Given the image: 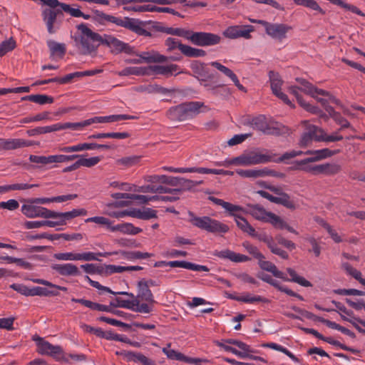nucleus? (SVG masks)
Masks as SVG:
<instances>
[{"mask_svg": "<svg viewBox=\"0 0 365 365\" xmlns=\"http://www.w3.org/2000/svg\"><path fill=\"white\" fill-rule=\"evenodd\" d=\"M108 338H109V340H114V341H121V342H123V343L128 344L130 346H134V347L138 348V347L140 346V344L139 342L131 341L127 336H123V335H120V334H115V333H114L113 331H111L110 336L109 335Z\"/></svg>", "mask_w": 365, "mask_h": 365, "instance_id": "3c124183", "label": "nucleus"}, {"mask_svg": "<svg viewBox=\"0 0 365 365\" xmlns=\"http://www.w3.org/2000/svg\"><path fill=\"white\" fill-rule=\"evenodd\" d=\"M148 74H157L164 76L177 75L182 73L180 71V67L176 64L163 65H153L146 67Z\"/></svg>", "mask_w": 365, "mask_h": 365, "instance_id": "aec40b11", "label": "nucleus"}, {"mask_svg": "<svg viewBox=\"0 0 365 365\" xmlns=\"http://www.w3.org/2000/svg\"><path fill=\"white\" fill-rule=\"evenodd\" d=\"M54 258L62 261H78V253L75 252H61L56 253Z\"/></svg>", "mask_w": 365, "mask_h": 365, "instance_id": "0e129e2a", "label": "nucleus"}, {"mask_svg": "<svg viewBox=\"0 0 365 365\" xmlns=\"http://www.w3.org/2000/svg\"><path fill=\"white\" fill-rule=\"evenodd\" d=\"M59 293L57 291L52 290L51 288L42 287H31V296H58Z\"/></svg>", "mask_w": 365, "mask_h": 365, "instance_id": "37998d69", "label": "nucleus"}, {"mask_svg": "<svg viewBox=\"0 0 365 365\" xmlns=\"http://www.w3.org/2000/svg\"><path fill=\"white\" fill-rule=\"evenodd\" d=\"M190 222L192 225L214 234H225L229 231L228 225L208 216L197 217L189 212Z\"/></svg>", "mask_w": 365, "mask_h": 365, "instance_id": "7ed1b4c3", "label": "nucleus"}, {"mask_svg": "<svg viewBox=\"0 0 365 365\" xmlns=\"http://www.w3.org/2000/svg\"><path fill=\"white\" fill-rule=\"evenodd\" d=\"M232 299L240 302L248 303V304H254L256 302H264L266 303L268 300L259 295H252L250 293L244 294L242 296H239L237 297H232Z\"/></svg>", "mask_w": 365, "mask_h": 365, "instance_id": "c9c22d12", "label": "nucleus"}, {"mask_svg": "<svg viewBox=\"0 0 365 365\" xmlns=\"http://www.w3.org/2000/svg\"><path fill=\"white\" fill-rule=\"evenodd\" d=\"M29 160L36 164L48 165L53 163V155L44 156L31 155L29 156Z\"/></svg>", "mask_w": 365, "mask_h": 365, "instance_id": "603ef678", "label": "nucleus"}, {"mask_svg": "<svg viewBox=\"0 0 365 365\" xmlns=\"http://www.w3.org/2000/svg\"><path fill=\"white\" fill-rule=\"evenodd\" d=\"M258 23L264 27L268 36L280 41L287 38V34L292 29L291 26L284 24L269 23L266 21H259Z\"/></svg>", "mask_w": 365, "mask_h": 365, "instance_id": "6e6552de", "label": "nucleus"}, {"mask_svg": "<svg viewBox=\"0 0 365 365\" xmlns=\"http://www.w3.org/2000/svg\"><path fill=\"white\" fill-rule=\"evenodd\" d=\"M101 44L108 46L111 52L115 54L125 53H134V48L110 34L101 35Z\"/></svg>", "mask_w": 365, "mask_h": 365, "instance_id": "0eeeda50", "label": "nucleus"}, {"mask_svg": "<svg viewBox=\"0 0 365 365\" xmlns=\"http://www.w3.org/2000/svg\"><path fill=\"white\" fill-rule=\"evenodd\" d=\"M269 78L273 94L281 99L284 103L292 106V102L289 101L287 96L281 91L283 81L281 79L279 73L274 71H269Z\"/></svg>", "mask_w": 365, "mask_h": 365, "instance_id": "dca6fc26", "label": "nucleus"}, {"mask_svg": "<svg viewBox=\"0 0 365 365\" xmlns=\"http://www.w3.org/2000/svg\"><path fill=\"white\" fill-rule=\"evenodd\" d=\"M31 102L39 105L51 104L53 103V98L44 94L33 95Z\"/></svg>", "mask_w": 365, "mask_h": 365, "instance_id": "052dcab7", "label": "nucleus"}, {"mask_svg": "<svg viewBox=\"0 0 365 365\" xmlns=\"http://www.w3.org/2000/svg\"><path fill=\"white\" fill-rule=\"evenodd\" d=\"M289 92L293 94L298 103L300 104L301 106H302L305 110H307V111L310 112V113H319L320 112V110L318 107L317 106H312L308 103H306L302 97L301 96H299V94L297 93V87L295 86H290L289 88Z\"/></svg>", "mask_w": 365, "mask_h": 365, "instance_id": "f704fd0d", "label": "nucleus"}, {"mask_svg": "<svg viewBox=\"0 0 365 365\" xmlns=\"http://www.w3.org/2000/svg\"><path fill=\"white\" fill-rule=\"evenodd\" d=\"M36 145L32 140L21 138L4 139L3 150H15Z\"/></svg>", "mask_w": 365, "mask_h": 365, "instance_id": "cd10ccee", "label": "nucleus"}, {"mask_svg": "<svg viewBox=\"0 0 365 365\" xmlns=\"http://www.w3.org/2000/svg\"><path fill=\"white\" fill-rule=\"evenodd\" d=\"M77 28L79 33L73 36L75 46L83 54L95 51L101 43V35L93 32L85 24H79Z\"/></svg>", "mask_w": 365, "mask_h": 365, "instance_id": "f03ea898", "label": "nucleus"}, {"mask_svg": "<svg viewBox=\"0 0 365 365\" xmlns=\"http://www.w3.org/2000/svg\"><path fill=\"white\" fill-rule=\"evenodd\" d=\"M320 133V135L318 136L320 138V142H336L343 140V136L339 135L337 132L331 135H328L322 129Z\"/></svg>", "mask_w": 365, "mask_h": 365, "instance_id": "4d7b16f0", "label": "nucleus"}, {"mask_svg": "<svg viewBox=\"0 0 365 365\" xmlns=\"http://www.w3.org/2000/svg\"><path fill=\"white\" fill-rule=\"evenodd\" d=\"M129 136V134L125 132L123 133H96L91 135L88 137V139L93 138H116V139H125Z\"/></svg>", "mask_w": 365, "mask_h": 365, "instance_id": "a18cd8bd", "label": "nucleus"}, {"mask_svg": "<svg viewBox=\"0 0 365 365\" xmlns=\"http://www.w3.org/2000/svg\"><path fill=\"white\" fill-rule=\"evenodd\" d=\"M115 302H110V306L126 308L131 310L134 309L135 305L138 304V300L135 299L133 300H126L117 297L115 298Z\"/></svg>", "mask_w": 365, "mask_h": 365, "instance_id": "de8ad7c7", "label": "nucleus"}, {"mask_svg": "<svg viewBox=\"0 0 365 365\" xmlns=\"http://www.w3.org/2000/svg\"><path fill=\"white\" fill-rule=\"evenodd\" d=\"M16 47V41L12 38L6 40L0 43V57L4 56Z\"/></svg>", "mask_w": 365, "mask_h": 365, "instance_id": "5fc2aeb1", "label": "nucleus"}, {"mask_svg": "<svg viewBox=\"0 0 365 365\" xmlns=\"http://www.w3.org/2000/svg\"><path fill=\"white\" fill-rule=\"evenodd\" d=\"M148 73L146 68L142 67H127L118 72V75L121 76H127L130 75H145Z\"/></svg>", "mask_w": 365, "mask_h": 365, "instance_id": "49530a36", "label": "nucleus"}, {"mask_svg": "<svg viewBox=\"0 0 365 365\" xmlns=\"http://www.w3.org/2000/svg\"><path fill=\"white\" fill-rule=\"evenodd\" d=\"M251 237L257 239L260 242H264L267 247H269L274 241L273 237L268 235L266 232H257L255 230L254 231V235H252Z\"/></svg>", "mask_w": 365, "mask_h": 365, "instance_id": "338daca9", "label": "nucleus"}, {"mask_svg": "<svg viewBox=\"0 0 365 365\" xmlns=\"http://www.w3.org/2000/svg\"><path fill=\"white\" fill-rule=\"evenodd\" d=\"M340 151L341 150L339 149L332 150L329 148H323L320 150H309L304 153L302 152L301 155L305 154L312 155L311 157H309V158L314 163L334 155L340 153Z\"/></svg>", "mask_w": 365, "mask_h": 365, "instance_id": "5701e85b", "label": "nucleus"}, {"mask_svg": "<svg viewBox=\"0 0 365 365\" xmlns=\"http://www.w3.org/2000/svg\"><path fill=\"white\" fill-rule=\"evenodd\" d=\"M203 106L200 102L192 101L181 103L172 107L168 110V116L173 120L182 121L195 117L200 112V108Z\"/></svg>", "mask_w": 365, "mask_h": 365, "instance_id": "20e7f679", "label": "nucleus"}, {"mask_svg": "<svg viewBox=\"0 0 365 365\" xmlns=\"http://www.w3.org/2000/svg\"><path fill=\"white\" fill-rule=\"evenodd\" d=\"M326 111L329 113L330 117H331L336 123L341 125V128H347L350 127V123L349 121L344 118L339 113L334 110L332 107H326Z\"/></svg>", "mask_w": 365, "mask_h": 365, "instance_id": "4c0bfd02", "label": "nucleus"}, {"mask_svg": "<svg viewBox=\"0 0 365 365\" xmlns=\"http://www.w3.org/2000/svg\"><path fill=\"white\" fill-rule=\"evenodd\" d=\"M313 163L309 158L301 160H297L294 167V170H302L313 175H319V165H312Z\"/></svg>", "mask_w": 365, "mask_h": 365, "instance_id": "7c9ffc66", "label": "nucleus"}, {"mask_svg": "<svg viewBox=\"0 0 365 365\" xmlns=\"http://www.w3.org/2000/svg\"><path fill=\"white\" fill-rule=\"evenodd\" d=\"M191 42L198 46H212L220 43L221 37L215 34L208 32H194Z\"/></svg>", "mask_w": 365, "mask_h": 365, "instance_id": "1a4fd4ad", "label": "nucleus"}, {"mask_svg": "<svg viewBox=\"0 0 365 365\" xmlns=\"http://www.w3.org/2000/svg\"><path fill=\"white\" fill-rule=\"evenodd\" d=\"M180 51L185 56L192 58L203 57L207 54L206 51L202 49L193 48L187 45L182 46Z\"/></svg>", "mask_w": 365, "mask_h": 365, "instance_id": "58836bf2", "label": "nucleus"}, {"mask_svg": "<svg viewBox=\"0 0 365 365\" xmlns=\"http://www.w3.org/2000/svg\"><path fill=\"white\" fill-rule=\"evenodd\" d=\"M51 218L60 219V221H63V225L66 224V221L70 220L78 216H84L87 215V211L83 209H73L71 211L66 212H57L51 210Z\"/></svg>", "mask_w": 365, "mask_h": 365, "instance_id": "b1692460", "label": "nucleus"}, {"mask_svg": "<svg viewBox=\"0 0 365 365\" xmlns=\"http://www.w3.org/2000/svg\"><path fill=\"white\" fill-rule=\"evenodd\" d=\"M294 2L299 6H302L314 11H317L322 14H324L325 11L319 6L315 0H293Z\"/></svg>", "mask_w": 365, "mask_h": 365, "instance_id": "09e8293b", "label": "nucleus"}, {"mask_svg": "<svg viewBox=\"0 0 365 365\" xmlns=\"http://www.w3.org/2000/svg\"><path fill=\"white\" fill-rule=\"evenodd\" d=\"M86 360V356L83 354L64 353L62 350V354L60 355L58 361L72 364L73 362L84 361Z\"/></svg>", "mask_w": 365, "mask_h": 365, "instance_id": "e433bc0d", "label": "nucleus"}, {"mask_svg": "<svg viewBox=\"0 0 365 365\" xmlns=\"http://www.w3.org/2000/svg\"><path fill=\"white\" fill-rule=\"evenodd\" d=\"M102 19L104 21L114 24L117 26L128 29L135 32H139L141 27L138 21L129 17H118L113 15L103 14Z\"/></svg>", "mask_w": 365, "mask_h": 365, "instance_id": "9b49d317", "label": "nucleus"}, {"mask_svg": "<svg viewBox=\"0 0 365 365\" xmlns=\"http://www.w3.org/2000/svg\"><path fill=\"white\" fill-rule=\"evenodd\" d=\"M112 255L110 252H98L94 253L92 252H87L83 253H78V261H94L99 260L97 256L108 257Z\"/></svg>", "mask_w": 365, "mask_h": 365, "instance_id": "c03bdc74", "label": "nucleus"}, {"mask_svg": "<svg viewBox=\"0 0 365 365\" xmlns=\"http://www.w3.org/2000/svg\"><path fill=\"white\" fill-rule=\"evenodd\" d=\"M301 150H291L284 153L281 157L276 158L277 155L269 150L250 151L233 158L232 163L235 165L249 166L258 164H264L269 162L280 163L287 160L301 155Z\"/></svg>", "mask_w": 365, "mask_h": 365, "instance_id": "f257e3e1", "label": "nucleus"}, {"mask_svg": "<svg viewBox=\"0 0 365 365\" xmlns=\"http://www.w3.org/2000/svg\"><path fill=\"white\" fill-rule=\"evenodd\" d=\"M341 166L336 163H325L319 165V174L334 175L339 173Z\"/></svg>", "mask_w": 365, "mask_h": 365, "instance_id": "a19ab883", "label": "nucleus"}, {"mask_svg": "<svg viewBox=\"0 0 365 365\" xmlns=\"http://www.w3.org/2000/svg\"><path fill=\"white\" fill-rule=\"evenodd\" d=\"M60 15H63L62 11L57 9V7L47 9L43 11V19L49 34H54L56 31L57 29L55 28L54 24L56 22L58 16Z\"/></svg>", "mask_w": 365, "mask_h": 365, "instance_id": "6ab92c4d", "label": "nucleus"}, {"mask_svg": "<svg viewBox=\"0 0 365 365\" xmlns=\"http://www.w3.org/2000/svg\"><path fill=\"white\" fill-rule=\"evenodd\" d=\"M21 212L24 215L29 218L43 217L48 219L51 218V216H52L51 215V210L44 207L34 205L32 202L31 203L23 205L21 206Z\"/></svg>", "mask_w": 365, "mask_h": 365, "instance_id": "2eb2a0df", "label": "nucleus"}, {"mask_svg": "<svg viewBox=\"0 0 365 365\" xmlns=\"http://www.w3.org/2000/svg\"><path fill=\"white\" fill-rule=\"evenodd\" d=\"M86 222H95L101 225L106 226L107 229L110 231V227H113L111 222L109 219L105 217H92L86 220Z\"/></svg>", "mask_w": 365, "mask_h": 365, "instance_id": "680f3d73", "label": "nucleus"}, {"mask_svg": "<svg viewBox=\"0 0 365 365\" xmlns=\"http://www.w3.org/2000/svg\"><path fill=\"white\" fill-rule=\"evenodd\" d=\"M167 264L170 267H182L197 272H208L210 270L207 266L196 264L186 261H170Z\"/></svg>", "mask_w": 365, "mask_h": 365, "instance_id": "473e14b6", "label": "nucleus"}, {"mask_svg": "<svg viewBox=\"0 0 365 365\" xmlns=\"http://www.w3.org/2000/svg\"><path fill=\"white\" fill-rule=\"evenodd\" d=\"M36 186V185L27 183H16L12 185H6L0 186V194L8 192L11 190H21L32 188Z\"/></svg>", "mask_w": 365, "mask_h": 365, "instance_id": "79ce46f5", "label": "nucleus"}, {"mask_svg": "<svg viewBox=\"0 0 365 365\" xmlns=\"http://www.w3.org/2000/svg\"><path fill=\"white\" fill-rule=\"evenodd\" d=\"M213 255L222 259H229L233 262H245L250 260L249 257L236 253L228 249L220 251L215 250L213 252Z\"/></svg>", "mask_w": 365, "mask_h": 365, "instance_id": "4be33fe9", "label": "nucleus"}, {"mask_svg": "<svg viewBox=\"0 0 365 365\" xmlns=\"http://www.w3.org/2000/svg\"><path fill=\"white\" fill-rule=\"evenodd\" d=\"M215 205L221 206L225 210L229 215L233 217L240 216L238 213L244 211V208L240 205H233L230 202H225L222 199H219L215 197H210L209 198Z\"/></svg>", "mask_w": 365, "mask_h": 365, "instance_id": "bb28decb", "label": "nucleus"}, {"mask_svg": "<svg viewBox=\"0 0 365 365\" xmlns=\"http://www.w3.org/2000/svg\"><path fill=\"white\" fill-rule=\"evenodd\" d=\"M134 55L138 57H141L143 63H163L168 60V58L163 55L160 54L158 52L153 50L148 51H143L140 53H136L134 51Z\"/></svg>", "mask_w": 365, "mask_h": 365, "instance_id": "393cba45", "label": "nucleus"}, {"mask_svg": "<svg viewBox=\"0 0 365 365\" xmlns=\"http://www.w3.org/2000/svg\"><path fill=\"white\" fill-rule=\"evenodd\" d=\"M249 212L255 219L264 222H269L273 226L274 224L279 222V216L272 212H267L262 207L257 205L250 206Z\"/></svg>", "mask_w": 365, "mask_h": 365, "instance_id": "4468645a", "label": "nucleus"}, {"mask_svg": "<svg viewBox=\"0 0 365 365\" xmlns=\"http://www.w3.org/2000/svg\"><path fill=\"white\" fill-rule=\"evenodd\" d=\"M138 300V304L135 305L133 311L143 314H148L153 312V306L152 304L148 302L147 303H140L141 300L139 299H136Z\"/></svg>", "mask_w": 365, "mask_h": 365, "instance_id": "e2e57ef3", "label": "nucleus"}, {"mask_svg": "<svg viewBox=\"0 0 365 365\" xmlns=\"http://www.w3.org/2000/svg\"><path fill=\"white\" fill-rule=\"evenodd\" d=\"M135 299H139V300L145 301L150 304H154L156 302L154 299L153 294L148 287L145 280H141L138 283V294L135 296Z\"/></svg>", "mask_w": 365, "mask_h": 365, "instance_id": "a878e982", "label": "nucleus"}, {"mask_svg": "<svg viewBox=\"0 0 365 365\" xmlns=\"http://www.w3.org/2000/svg\"><path fill=\"white\" fill-rule=\"evenodd\" d=\"M33 339L36 342L39 354L49 355L58 361L60 355L62 354V348L60 346H54L39 336H34Z\"/></svg>", "mask_w": 365, "mask_h": 365, "instance_id": "f8f14e48", "label": "nucleus"}, {"mask_svg": "<svg viewBox=\"0 0 365 365\" xmlns=\"http://www.w3.org/2000/svg\"><path fill=\"white\" fill-rule=\"evenodd\" d=\"M158 195L148 196L143 195L132 194L130 200H137L140 204H147L149 202H156Z\"/></svg>", "mask_w": 365, "mask_h": 365, "instance_id": "bf43d9fd", "label": "nucleus"}, {"mask_svg": "<svg viewBox=\"0 0 365 365\" xmlns=\"http://www.w3.org/2000/svg\"><path fill=\"white\" fill-rule=\"evenodd\" d=\"M115 354L122 356L127 361L140 363L143 365H156L154 360L148 358L139 352L123 350L120 351H116Z\"/></svg>", "mask_w": 365, "mask_h": 365, "instance_id": "a211bd4d", "label": "nucleus"}, {"mask_svg": "<svg viewBox=\"0 0 365 365\" xmlns=\"http://www.w3.org/2000/svg\"><path fill=\"white\" fill-rule=\"evenodd\" d=\"M52 269L63 276H78L81 274L77 266L71 263L56 264Z\"/></svg>", "mask_w": 365, "mask_h": 365, "instance_id": "c756f323", "label": "nucleus"}, {"mask_svg": "<svg viewBox=\"0 0 365 365\" xmlns=\"http://www.w3.org/2000/svg\"><path fill=\"white\" fill-rule=\"evenodd\" d=\"M111 232H120L123 234L126 235H137L142 232V229L135 227L133 224L125 222L121 224H118L116 225H113L110 227Z\"/></svg>", "mask_w": 365, "mask_h": 365, "instance_id": "72a5a7b5", "label": "nucleus"}, {"mask_svg": "<svg viewBox=\"0 0 365 365\" xmlns=\"http://www.w3.org/2000/svg\"><path fill=\"white\" fill-rule=\"evenodd\" d=\"M296 81L299 83V86H294L297 87L298 94L299 91L310 95L312 97H315V94H320V96L329 97L331 103L341 107V101L329 92L314 87L312 83L304 78H297Z\"/></svg>", "mask_w": 365, "mask_h": 365, "instance_id": "423d86ee", "label": "nucleus"}, {"mask_svg": "<svg viewBox=\"0 0 365 365\" xmlns=\"http://www.w3.org/2000/svg\"><path fill=\"white\" fill-rule=\"evenodd\" d=\"M259 277L264 282L269 283V284H271L273 287H274L275 288H277L278 290H279L282 292H284L289 296L297 297L300 300H304V298L302 296L294 292V291L291 290L290 289L287 288V287L281 285L278 281L272 279L271 276L266 274H262V275H259Z\"/></svg>", "mask_w": 365, "mask_h": 365, "instance_id": "c85d7f7f", "label": "nucleus"}, {"mask_svg": "<svg viewBox=\"0 0 365 365\" xmlns=\"http://www.w3.org/2000/svg\"><path fill=\"white\" fill-rule=\"evenodd\" d=\"M302 123L304 125L305 130L302 135L299 145L301 147H307L312 144L313 140L320 142V138L318 136L321 134L322 128L310 124L307 120L303 121Z\"/></svg>", "mask_w": 365, "mask_h": 365, "instance_id": "9d476101", "label": "nucleus"}, {"mask_svg": "<svg viewBox=\"0 0 365 365\" xmlns=\"http://www.w3.org/2000/svg\"><path fill=\"white\" fill-rule=\"evenodd\" d=\"M170 344L167 345V347H163L162 351L163 354H165L167 357L170 359H175L178 361L182 360L183 354L176 351L174 349H170Z\"/></svg>", "mask_w": 365, "mask_h": 365, "instance_id": "69168bd1", "label": "nucleus"}, {"mask_svg": "<svg viewBox=\"0 0 365 365\" xmlns=\"http://www.w3.org/2000/svg\"><path fill=\"white\" fill-rule=\"evenodd\" d=\"M263 186L269 190L271 192H274L278 196H276L277 198H283L287 202L285 204H282V205L284 206L287 208L289 209H294L295 205L293 201L290 200L289 195L283 192V189L282 187L279 186H274V185H266L265 182H262Z\"/></svg>", "mask_w": 365, "mask_h": 365, "instance_id": "2f4dec72", "label": "nucleus"}, {"mask_svg": "<svg viewBox=\"0 0 365 365\" xmlns=\"http://www.w3.org/2000/svg\"><path fill=\"white\" fill-rule=\"evenodd\" d=\"M167 185L160 184L155 186V193H169L171 195H180L181 193L180 189L169 188Z\"/></svg>", "mask_w": 365, "mask_h": 365, "instance_id": "774afa93", "label": "nucleus"}, {"mask_svg": "<svg viewBox=\"0 0 365 365\" xmlns=\"http://www.w3.org/2000/svg\"><path fill=\"white\" fill-rule=\"evenodd\" d=\"M127 215L141 220H150L151 218L156 217L157 216L156 211L151 208H144L143 210L138 209L129 212H119L115 213L113 216L117 218H120L125 217Z\"/></svg>", "mask_w": 365, "mask_h": 365, "instance_id": "412c9836", "label": "nucleus"}, {"mask_svg": "<svg viewBox=\"0 0 365 365\" xmlns=\"http://www.w3.org/2000/svg\"><path fill=\"white\" fill-rule=\"evenodd\" d=\"M235 172L240 177L251 179L264 178L267 176L279 177L283 175L282 174H279L280 173L270 170L267 168H264L262 169L255 168L248 170L237 169L236 170Z\"/></svg>", "mask_w": 365, "mask_h": 365, "instance_id": "ddd939ff", "label": "nucleus"}, {"mask_svg": "<svg viewBox=\"0 0 365 365\" xmlns=\"http://www.w3.org/2000/svg\"><path fill=\"white\" fill-rule=\"evenodd\" d=\"M47 46L52 54H59L63 56L66 53V46L63 43L49 40L47 41Z\"/></svg>", "mask_w": 365, "mask_h": 365, "instance_id": "8fccbe9b", "label": "nucleus"}, {"mask_svg": "<svg viewBox=\"0 0 365 365\" xmlns=\"http://www.w3.org/2000/svg\"><path fill=\"white\" fill-rule=\"evenodd\" d=\"M210 66L215 67L218 71H220L221 73H222L225 76H227L230 78L231 81L234 79L237 76L236 74L229 68L222 65L218 61H212L210 62Z\"/></svg>", "mask_w": 365, "mask_h": 365, "instance_id": "864d4df0", "label": "nucleus"}, {"mask_svg": "<svg viewBox=\"0 0 365 365\" xmlns=\"http://www.w3.org/2000/svg\"><path fill=\"white\" fill-rule=\"evenodd\" d=\"M254 31V27L251 25L245 26H229L224 32L223 34L225 37L229 38H245L249 39L251 38L250 33Z\"/></svg>", "mask_w": 365, "mask_h": 365, "instance_id": "f3484780", "label": "nucleus"}, {"mask_svg": "<svg viewBox=\"0 0 365 365\" xmlns=\"http://www.w3.org/2000/svg\"><path fill=\"white\" fill-rule=\"evenodd\" d=\"M252 125L259 130L265 131L267 128V122L264 115H260L252 120Z\"/></svg>", "mask_w": 365, "mask_h": 365, "instance_id": "6e6d98bb", "label": "nucleus"}, {"mask_svg": "<svg viewBox=\"0 0 365 365\" xmlns=\"http://www.w3.org/2000/svg\"><path fill=\"white\" fill-rule=\"evenodd\" d=\"M245 250L257 259H264V256L259 251L258 248L250 243L245 242L243 243Z\"/></svg>", "mask_w": 365, "mask_h": 365, "instance_id": "13d9d810", "label": "nucleus"}, {"mask_svg": "<svg viewBox=\"0 0 365 365\" xmlns=\"http://www.w3.org/2000/svg\"><path fill=\"white\" fill-rule=\"evenodd\" d=\"M259 265L262 269L271 272L274 277L280 278L284 281L294 282L305 287H309L312 286L310 282L304 277L299 276L297 272L292 268H287V269L288 274L291 277V278L289 279L285 277L282 272L279 271L277 267L269 261L259 259Z\"/></svg>", "mask_w": 365, "mask_h": 365, "instance_id": "39448f33", "label": "nucleus"}, {"mask_svg": "<svg viewBox=\"0 0 365 365\" xmlns=\"http://www.w3.org/2000/svg\"><path fill=\"white\" fill-rule=\"evenodd\" d=\"M235 222L237 227L250 236L254 235L255 228L248 222V221L242 216H235Z\"/></svg>", "mask_w": 365, "mask_h": 365, "instance_id": "ea45409f", "label": "nucleus"}]
</instances>
